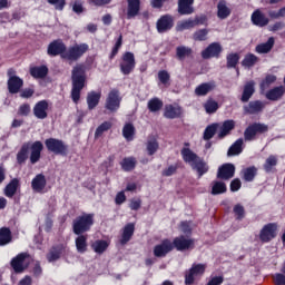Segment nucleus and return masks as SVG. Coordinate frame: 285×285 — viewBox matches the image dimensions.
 I'll use <instances>...</instances> for the list:
<instances>
[{"instance_id": "11", "label": "nucleus", "mask_w": 285, "mask_h": 285, "mask_svg": "<svg viewBox=\"0 0 285 285\" xmlns=\"http://www.w3.org/2000/svg\"><path fill=\"white\" fill-rule=\"evenodd\" d=\"M259 237L262 242H271L277 237V224L269 223L263 227L261 230Z\"/></svg>"}, {"instance_id": "37", "label": "nucleus", "mask_w": 285, "mask_h": 285, "mask_svg": "<svg viewBox=\"0 0 285 285\" xmlns=\"http://www.w3.org/2000/svg\"><path fill=\"white\" fill-rule=\"evenodd\" d=\"M274 45L275 39L269 38L267 42L261 43L256 47V52H258V55H266V52H271V50H273Z\"/></svg>"}, {"instance_id": "32", "label": "nucleus", "mask_w": 285, "mask_h": 285, "mask_svg": "<svg viewBox=\"0 0 285 285\" xmlns=\"http://www.w3.org/2000/svg\"><path fill=\"white\" fill-rule=\"evenodd\" d=\"M99 99H101V92L91 91L87 96V105L89 110H94V108H97L99 106Z\"/></svg>"}, {"instance_id": "24", "label": "nucleus", "mask_w": 285, "mask_h": 285, "mask_svg": "<svg viewBox=\"0 0 285 285\" xmlns=\"http://www.w3.org/2000/svg\"><path fill=\"white\" fill-rule=\"evenodd\" d=\"M181 112L183 110L179 105H167L165 107L164 116L167 119H177V117H181Z\"/></svg>"}, {"instance_id": "48", "label": "nucleus", "mask_w": 285, "mask_h": 285, "mask_svg": "<svg viewBox=\"0 0 285 285\" xmlns=\"http://www.w3.org/2000/svg\"><path fill=\"white\" fill-rule=\"evenodd\" d=\"M122 170L127 173L132 170L137 166V160L134 157L124 158L120 163Z\"/></svg>"}, {"instance_id": "46", "label": "nucleus", "mask_w": 285, "mask_h": 285, "mask_svg": "<svg viewBox=\"0 0 285 285\" xmlns=\"http://www.w3.org/2000/svg\"><path fill=\"white\" fill-rule=\"evenodd\" d=\"M122 136L127 141H132L135 139V126L132 124H127L122 128Z\"/></svg>"}, {"instance_id": "40", "label": "nucleus", "mask_w": 285, "mask_h": 285, "mask_svg": "<svg viewBox=\"0 0 285 285\" xmlns=\"http://www.w3.org/2000/svg\"><path fill=\"white\" fill-rule=\"evenodd\" d=\"M66 253V247H57L50 250V253L47 256L48 262H57Z\"/></svg>"}, {"instance_id": "52", "label": "nucleus", "mask_w": 285, "mask_h": 285, "mask_svg": "<svg viewBox=\"0 0 285 285\" xmlns=\"http://www.w3.org/2000/svg\"><path fill=\"white\" fill-rule=\"evenodd\" d=\"M255 175H257V168L255 167H249L243 170L245 181H253V179H255Z\"/></svg>"}, {"instance_id": "6", "label": "nucleus", "mask_w": 285, "mask_h": 285, "mask_svg": "<svg viewBox=\"0 0 285 285\" xmlns=\"http://www.w3.org/2000/svg\"><path fill=\"white\" fill-rule=\"evenodd\" d=\"M119 106H121V98L119 96V91L111 90L106 99L105 108H107V110H110V112H117V110H119Z\"/></svg>"}, {"instance_id": "13", "label": "nucleus", "mask_w": 285, "mask_h": 285, "mask_svg": "<svg viewBox=\"0 0 285 285\" xmlns=\"http://www.w3.org/2000/svg\"><path fill=\"white\" fill-rule=\"evenodd\" d=\"M222 45L219 42L210 43L205 50L202 51L203 59L218 58L222 55Z\"/></svg>"}, {"instance_id": "4", "label": "nucleus", "mask_w": 285, "mask_h": 285, "mask_svg": "<svg viewBox=\"0 0 285 285\" xmlns=\"http://www.w3.org/2000/svg\"><path fill=\"white\" fill-rule=\"evenodd\" d=\"M204 273H206V264H194L189 272L185 275V284H194L195 279L202 277Z\"/></svg>"}, {"instance_id": "16", "label": "nucleus", "mask_w": 285, "mask_h": 285, "mask_svg": "<svg viewBox=\"0 0 285 285\" xmlns=\"http://www.w3.org/2000/svg\"><path fill=\"white\" fill-rule=\"evenodd\" d=\"M47 184L46 176L43 174H38L31 181V188L33 193H43Z\"/></svg>"}, {"instance_id": "29", "label": "nucleus", "mask_w": 285, "mask_h": 285, "mask_svg": "<svg viewBox=\"0 0 285 285\" xmlns=\"http://www.w3.org/2000/svg\"><path fill=\"white\" fill-rule=\"evenodd\" d=\"M252 22L254 26H259L261 28H264V26H268V18L262 13V11L256 10L252 14Z\"/></svg>"}, {"instance_id": "61", "label": "nucleus", "mask_w": 285, "mask_h": 285, "mask_svg": "<svg viewBox=\"0 0 285 285\" xmlns=\"http://www.w3.org/2000/svg\"><path fill=\"white\" fill-rule=\"evenodd\" d=\"M158 79L160 83H164V86H168V82L170 81V73L166 70H161L158 72Z\"/></svg>"}, {"instance_id": "27", "label": "nucleus", "mask_w": 285, "mask_h": 285, "mask_svg": "<svg viewBox=\"0 0 285 285\" xmlns=\"http://www.w3.org/2000/svg\"><path fill=\"white\" fill-rule=\"evenodd\" d=\"M230 7L225 0H220L217 4V17L218 19H228L230 17Z\"/></svg>"}, {"instance_id": "10", "label": "nucleus", "mask_w": 285, "mask_h": 285, "mask_svg": "<svg viewBox=\"0 0 285 285\" xmlns=\"http://www.w3.org/2000/svg\"><path fill=\"white\" fill-rule=\"evenodd\" d=\"M205 19L202 17H196L195 19H187L177 22L176 30L177 32H184V30H191V28H195L196 26L204 24Z\"/></svg>"}, {"instance_id": "9", "label": "nucleus", "mask_w": 285, "mask_h": 285, "mask_svg": "<svg viewBox=\"0 0 285 285\" xmlns=\"http://www.w3.org/2000/svg\"><path fill=\"white\" fill-rule=\"evenodd\" d=\"M268 130V126L264 124H254L246 128L244 132L245 141H253L256 135L259 132H266Z\"/></svg>"}, {"instance_id": "30", "label": "nucleus", "mask_w": 285, "mask_h": 285, "mask_svg": "<svg viewBox=\"0 0 285 285\" xmlns=\"http://www.w3.org/2000/svg\"><path fill=\"white\" fill-rule=\"evenodd\" d=\"M285 88L284 87H275L274 89H271L266 92L265 97L266 99H269V101H277V99H282L284 96Z\"/></svg>"}, {"instance_id": "35", "label": "nucleus", "mask_w": 285, "mask_h": 285, "mask_svg": "<svg viewBox=\"0 0 285 285\" xmlns=\"http://www.w3.org/2000/svg\"><path fill=\"white\" fill-rule=\"evenodd\" d=\"M18 188H19V179L14 178L4 188L6 197H14Z\"/></svg>"}, {"instance_id": "34", "label": "nucleus", "mask_w": 285, "mask_h": 285, "mask_svg": "<svg viewBox=\"0 0 285 285\" xmlns=\"http://www.w3.org/2000/svg\"><path fill=\"white\" fill-rule=\"evenodd\" d=\"M191 168L198 173L199 177L208 173V164L202 158H198V160L191 165Z\"/></svg>"}, {"instance_id": "59", "label": "nucleus", "mask_w": 285, "mask_h": 285, "mask_svg": "<svg viewBox=\"0 0 285 285\" xmlns=\"http://www.w3.org/2000/svg\"><path fill=\"white\" fill-rule=\"evenodd\" d=\"M206 37H208L207 29H200V30L196 31L193 36L194 41H206Z\"/></svg>"}, {"instance_id": "22", "label": "nucleus", "mask_w": 285, "mask_h": 285, "mask_svg": "<svg viewBox=\"0 0 285 285\" xmlns=\"http://www.w3.org/2000/svg\"><path fill=\"white\" fill-rule=\"evenodd\" d=\"M8 88L11 95H17L23 88V80L17 76H10L8 80Z\"/></svg>"}, {"instance_id": "63", "label": "nucleus", "mask_w": 285, "mask_h": 285, "mask_svg": "<svg viewBox=\"0 0 285 285\" xmlns=\"http://www.w3.org/2000/svg\"><path fill=\"white\" fill-rule=\"evenodd\" d=\"M48 3L55 6L56 10H63L66 0H48Z\"/></svg>"}, {"instance_id": "62", "label": "nucleus", "mask_w": 285, "mask_h": 285, "mask_svg": "<svg viewBox=\"0 0 285 285\" xmlns=\"http://www.w3.org/2000/svg\"><path fill=\"white\" fill-rule=\"evenodd\" d=\"M18 115H20L21 117H28V115H30V105H21L18 109Z\"/></svg>"}, {"instance_id": "25", "label": "nucleus", "mask_w": 285, "mask_h": 285, "mask_svg": "<svg viewBox=\"0 0 285 285\" xmlns=\"http://www.w3.org/2000/svg\"><path fill=\"white\" fill-rule=\"evenodd\" d=\"M127 19H135L139 14V0H127Z\"/></svg>"}, {"instance_id": "28", "label": "nucleus", "mask_w": 285, "mask_h": 285, "mask_svg": "<svg viewBox=\"0 0 285 285\" xmlns=\"http://www.w3.org/2000/svg\"><path fill=\"white\" fill-rule=\"evenodd\" d=\"M214 88H215V82H204L198 87H196L195 95H197V97H206L208 92H213Z\"/></svg>"}, {"instance_id": "55", "label": "nucleus", "mask_w": 285, "mask_h": 285, "mask_svg": "<svg viewBox=\"0 0 285 285\" xmlns=\"http://www.w3.org/2000/svg\"><path fill=\"white\" fill-rule=\"evenodd\" d=\"M242 63L245 68H250L257 63V58L255 55L248 53L247 56H245Z\"/></svg>"}, {"instance_id": "41", "label": "nucleus", "mask_w": 285, "mask_h": 285, "mask_svg": "<svg viewBox=\"0 0 285 285\" xmlns=\"http://www.w3.org/2000/svg\"><path fill=\"white\" fill-rule=\"evenodd\" d=\"M264 102L257 100V101H252L249 105L246 107V112H249V115H255V112H261V110H264Z\"/></svg>"}, {"instance_id": "21", "label": "nucleus", "mask_w": 285, "mask_h": 285, "mask_svg": "<svg viewBox=\"0 0 285 285\" xmlns=\"http://www.w3.org/2000/svg\"><path fill=\"white\" fill-rule=\"evenodd\" d=\"M174 26V20L170 16H163L158 21H157V30L158 32H168Z\"/></svg>"}, {"instance_id": "60", "label": "nucleus", "mask_w": 285, "mask_h": 285, "mask_svg": "<svg viewBox=\"0 0 285 285\" xmlns=\"http://www.w3.org/2000/svg\"><path fill=\"white\" fill-rule=\"evenodd\" d=\"M234 214L237 219H244V216L246 215V210L244 209L243 205L237 204L234 206Z\"/></svg>"}, {"instance_id": "20", "label": "nucleus", "mask_w": 285, "mask_h": 285, "mask_svg": "<svg viewBox=\"0 0 285 285\" xmlns=\"http://www.w3.org/2000/svg\"><path fill=\"white\" fill-rule=\"evenodd\" d=\"M66 52V45L61 40H56L51 42L48 47V55L51 57H57V55H63Z\"/></svg>"}, {"instance_id": "50", "label": "nucleus", "mask_w": 285, "mask_h": 285, "mask_svg": "<svg viewBox=\"0 0 285 285\" xmlns=\"http://www.w3.org/2000/svg\"><path fill=\"white\" fill-rule=\"evenodd\" d=\"M190 55H193V49L188 47L180 46L176 49V57L180 60L186 59V57H190Z\"/></svg>"}, {"instance_id": "51", "label": "nucleus", "mask_w": 285, "mask_h": 285, "mask_svg": "<svg viewBox=\"0 0 285 285\" xmlns=\"http://www.w3.org/2000/svg\"><path fill=\"white\" fill-rule=\"evenodd\" d=\"M277 81V77L273 75L266 76V78L261 83V90L264 92L265 90H268L272 83H275Z\"/></svg>"}, {"instance_id": "31", "label": "nucleus", "mask_w": 285, "mask_h": 285, "mask_svg": "<svg viewBox=\"0 0 285 285\" xmlns=\"http://www.w3.org/2000/svg\"><path fill=\"white\" fill-rule=\"evenodd\" d=\"M109 246H110V243L108 240H101V239H98L91 244V248L97 253V255H104V253L108 250Z\"/></svg>"}, {"instance_id": "23", "label": "nucleus", "mask_w": 285, "mask_h": 285, "mask_svg": "<svg viewBox=\"0 0 285 285\" xmlns=\"http://www.w3.org/2000/svg\"><path fill=\"white\" fill-rule=\"evenodd\" d=\"M193 3H195V0H178L179 14H193L195 12Z\"/></svg>"}, {"instance_id": "12", "label": "nucleus", "mask_w": 285, "mask_h": 285, "mask_svg": "<svg viewBox=\"0 0 285 285\" xmlns=\"http://www.w3.org/2000/svg\"><path fill=\"white\" fill-rule=\"evenodd\" d=\"M171 244L176 250H190V248H195V240L185 236L176 237Z\"/></svg>"}, {"instance_id": "7", "label": "nucleus", "mask_w": 285, "mask_h": 285, "mask_svg": "<svg viewBox=\"0 0 285 285\" xmlns=\"http://www.w3.org/2000/svg\"><path fill=\"white\" fill-rule=\"evenodd\" d=\"M46 147L50 153H55L56 155H66L68 147L63 144L62 140L49 138L45 141Z\"/></svg>"}, {"instance_id": "56", "label": "nucleus", "mask_w": 285, "mask_h": 285, "mask_svg": "<svg viewBox=\"0 0 285 285\" xmlns=\"http://www.w3.org/2000/svg\"><path fill=\"white\" fill-rule=\"evenodd\" d=\"M275 166H277V157L269 156L264 164V168H265L266 173H271V170H273V168H275Z\"/></svg>"}, {"instance_id": "2", "label": "nucleus", "mask_w": 285, "mask_h": 285, "mask_svg": "<svg viewBox=\"0 0 285 285\" xmlns=\"http://www.w3.org/2000/svg\"><path fill=\"white\" fill-rule=\"evenodd\" d=\"M95 224V215L94 214H83L78 216L73 220V233L75 235H81V233H87L90 230V227Z\"/></svg>"}, {"instance_id": "43", "label": "nucleus", "mask_w": 285, "mask_h": 285, "mask_svg": "<svg viewBox=\"0 0 285 285\" xmlns=\"http://www.w3.org/2000/svg\"><path fill=\"white\" fill-rule=\"evenodd\" d=\"M12 242V234L10 229L3 227L0 229V246H6V244H10Z\"/></svg>"}, {"instance_id": "14", "label": "nucleus", "mask_w": 285, "mask_h": 285, "mask_svg": "<svg viewBox=\"0 0 285 285\" xmlns=\"http://www.w3.org/2000/svg\"><path fill=\"white\" fill-rule=\"evenodd\" d=\"M173 248H175L173 242H170L169 239H165L160 244L155 246L154 255L155 257H166V255H168V253H170Z\"/></svg>"}, {"instance_id": "33", "label": "nucleus", "mask_w": 285, "mask_h": 285, "mask_svg": "<svg viewBox=\"0 0 285 285\" xmlns=\"http://www.w3.org/2000/svg\"><path fill=\"white\" fill-rule=\"evenodd\" d=\"M132 235H135V224L130 223L126 225L125 228L122 229V236H121L120 243L128 244Z\"/></svg>"}, {"instance_id": "8", "label": "nucleus", "mask_w": 285, "mask_h": 285, "mask_svg": "<svg viewBox=\"0 0 285 285\" xmlns=\"http://www.w3.org/2000/svg\"><path fill=\"white\" fill-rule=\"evenodd\" d=\"M28 264H30V256L26 253L19 254L11 261V266L16 273H23L28 268Z\"/></svg>"}, {"instance_id": "47", "label": "nucleus", "mask_w": 285, "mask_h": 285, "mask_svg": "<svg viewBox=\"0 0 285 285\" xmlns=\"http://www.w3.org/2000/svg\"><path fill=\"white\" fill-rule=\"evenodd\" d=\"M226 193V184L223 181H213L212 183V195H222Z\"/></svg>"}, {"instance_id": "15", "label": "nucleus", "mask_w": 285, "mask_h": 285, "mask_svg": "<svg viewBox=\"0 0 285 285\" xmlns=\"http://www.w3.org/2000/svg\"><path fill=\"white\" fill-rule=\"evenodd\" d=\"M189 146L190 144L185 142L184 148L180 150V155L185 164L193 166L199 159V156H197V154H195V151H193Z\"/></svg>"}, {"instance_id": "26", "label": "nucleus", "mask_w": 285, "mask_h": 285, "mask_svg": "<svg viewBox=\"0 0 285 285\" xmlns=\"http://www.w3.org/2000/svg\"><path fill=\"white\" fill-rule=\"evenodd\" d=\"M217 128H218V137L220 139H224V137H226V135H228L230 130L235 128V120H226L225 122H223V125H218Z\"/></svg>"}, {"instance_id": "39", "label": "nucleus", "mask_w": 285, "mask_h": 285, "mask_svg": "<svg viewBox=\"0 0 285 285\" xmlns=\"http://www.w3.org/2000/svg\"><path fill=\"white\" fill-rule=\"evenodd\" d=\"M242 146H244V139L239 138L237 139L229 148L227 155L228 157H233L235 155H240L242 153Z\"/></svg>"}, {"instance_id": "58", "label": "nucleus", "mask_w": 285, "mask_h": 285, "mask_svg": "<svg viewBox=\"0 0 285 285\" xmlns=\"http://www.w3.org/2000/svg\"><path fill=\"white\" fill-rule=\"evenodd\" d=\"M239 63V55L237 53H229L227 56V66L228 68H235Z\"/></svg>"}, {"instance_id": "38", "label": "nucleus", "mask_w": 285, "mask_h": 285, "mask_svg": "<svg viewBox=\"0 0 285 285\" xmlns=\"http://www.w3.org/2000/svg\"><path fill=\"white\" fill-rule=\"evenodd\" d=\"M30 75L35 79H43V77H46V75H48V67H46V66L32 67L30 69Z\"/></svg>"}, {"instance_id": "36", "label": "nucleus", "mask_w": 285, "mask_h": 285, "mask_svg": "<svg viewBox=\"0 0 285 285\" xmlns=\"http://www.w3.org/2000/svg\"><path fill=\"white\" fill-rule=\"evenodd\" d=\"M255 94V82L249 81L245 85L243 96H242V101L246 102L253 95Z\"/></svg>"}, {"instance_id": "42", "label": "nucleus", "mask_w": 285, "mask_h": 285, "mask_svg": "<svg viewBox=\"0 0 285 285\" xmlns=\"http://www.w3.org/2000/svg\"><path fill=\"white\" fill-rule=\"evenodd\" d=\"M76 248L78 253H86L88 250V238L83 235L76 238Z\"/></svg>"}, {"instance_id": "3", "label": "nucleus", "mask_w": 285, "mask_h": 285, "mask_svg": "<svg viewBox=\"0 0 285 285\" xmlns=\"http://www.w3.org/2000/svg\"><path fill=\"white\" fill-rule=\"evenodd\" d=\"M88 48L89 47L86 43L75 45L62 53V59H67L68 61H77V59L83 57V55L88 52Z\"/></svg>"}, {"instance_id": "49", "label": "nucleus", "mask_w": 285, "mask_h": 285, "mask_svg": "<svg viewBox=\"0 0 285 285\" xmlns=\"http://www.w3.org/2000/svg\"><path fill=\"white\" fill-rule=\"evenodd\" d=\"M148 155H155L159 150V142L156 138H149L146 144Z\"/></svg>"}, {"instance_id": "18", "label": "nucleus", "mask_w": 285, "mask_h": 285, "mask_svg": "<svg viewBox=\"0 0 285 285\" xmlns=\"http://www.w3.org/2000/svg\"><path fill=\"white\" fill-rule=\"evenodd\" d=\"M48 102L46 100L38 101L33 107V115L37 119H46L48 117Z\"/></svg>"}, {"instance_id": "19", "label": "nucleus", "mask_w": 285, "mask_h": 285, "mask_svg": "<svg viewBox=\"0 0 285 285\" xmlns=\"http://www.w3.org/2000/svg\"><path fill=\"white\" fill-rule=\"evenodd\" d=\"M29 149H31L30 161L37 164L41 159V150H43V144L41 141L30 142Z\"/></svg>"}, {"instance_id": "57", "label": "nucleus", "mask_w": 285, "mask_h": 285, "mask_svg": "<svg viewBox=\"0 0 285 285\" xmlns=\"http://www.w3.org/2000/svg\"><path fill=\"white\" fill-rule=\"evenodd\" d=\"M110 128H112V124L106 121L102 122L95 132V137H101V135H104V132H106V130H110Z\"/></svg>"}, {"instance_id": "64", "label": "nucleus", "mask_w": 285, "mask_h": 285, "mask_svg": "<svg viewBox=\"0 0 285 285\" xmlns=\"http://www.w3.org/2000/svg\"><path fill=\"white\" fill-rule=\"evenodd\" d=\"M115 202L118 206H121V204H124V202H126V194L124 191H119L116 195Z\"/></svg>"}, {"instance_id": "17", "label": "nucleus", "mask_w": 285, "mask_h": 285, "mask_svg": "<svg viewBox=\"0 0 285 285\" xmlns=\"http://www.w3.org/2000/svg\"><path fill=\"white\" fill-rule=\"evenodd\" d=\"M218 179H233L235 177V165L225 164L218 168L217 173Z\"/></svg>"}, {"instance_id": "44", "label": "nucleus", "mask_w": 285, "mask_h": 285, "mask_svg": "<svg viewBox=\"0 0 285 285\" xmlns=\"http://www.w3.org/2000/svg\"><path fill=\"white\" fill-rule=\"evenodd\" d=\"M28 150H30V142H24L17 155L18 164H23L28 159Z\"/></svg>"}, {"instance_id": "1", "label": "nucleus", "mask_w": 285, "mask_h": 285, "mask_svg": "<svg viewBox=\"0 0 285 285\" xmlns=\"http://www.w3.org/2000/svg\"><path fill=\"white\" fill-rule=\"evenodd\" d=\"M83 83H86V76H83V66H77L72 70V90L71 98L77 104L81 97V90H83Z\"/></svg>"}, {"instance_id": "54", "label": "nucleus", "mask_w": 285, "mask_h": 285, "mask_svg": "<svg viewBox=\"0 0 285 285\" xmlns=\"http://www.w3.org/2000/svg\"><path fill=\"white\" fill-rule=\"evenodd\" d=\"M218 128H219V125H212V126H208V127L205 129L204 139H206V140L213 139V137L215 136V132H218Z\"/></svg>"}, {"instance_id": "5", "label": "nucleus", "mask_w": 285, "mask_h": 285, "mask_svg": "<svg viewBox=\"0 0 285 285\" xmlns=\"http://www.w3.org/2000/svg\"><path fill=\"white\" fill-rule=\"evenodd\" d=\"M136 65L137 62L135 61V53L125 52L120 61V71L122 75H130V72L135 70Z\"/></svg>"}, {"instance_id": "45", "label": "nucleus", "mask_w": 285, "mask_h": 285, "mask_svg": "<svg viewBox=\"0 0 285 285\" xmlns=\"http://www.w3.org/2000/svg\"><path fill=\"white\" fill-rule=\"evenodd\" d=\"M147 106L150 112H159V110L164 108V101H161L159 98H153L148 101Z\"/></svg>"}, {"instance_id": "53", "label": "nucleus", "mask_w": 285, "mask_h": 285, "mask_svg": "<svg viewBox=\"0 0 285 285\" xmlns=\"http://www.w3.org/2000/svg\"><path fill=\"white\" fill-rule=\"evenodd\" d=\"M204 108L208 115H213V112H217L219 105L215 100H207L204 105Z\"/></svg>"}]
</instances>
